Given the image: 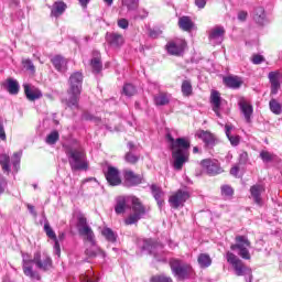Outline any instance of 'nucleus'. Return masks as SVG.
I'll use <instances>...</instances> for the list:
<instances>
[{"mask_svg": "<svg viewBox=\"0 0 282 282\" xmlns=\"http://www.w3.org/2000/svg\"><path fill=\"white\" fill-rule=\"evenodd\" d=\"M22 268L25 276L30 279H35L36 281H41V275L37 271H34L33 265L35 264L37 270H42V272H47V270H52V258L47 253L41 254V252H35L34 257L29 253H22Z\"/></svg>", "mask_w": 282, "mask_h": 282, "instance_id": "f257e3e1", "label": "nucleus"}, {"mask_svg": "<svg viewBox=\"0 0 282 282\" xmlns=\"http://www.w3.org/2000/svg\"><path fill=\"white\" fill-rule=\"evenodd\" d=\"M63 149L68 158V164L72 171H87L89 162L87 161V153L80 145L66 144Z\"/></svg>", "mask_w": 282, "mask_h": 282, "instance_id": "f03ea898", "label": "nucleus"}, {"mask_svg": "<svg viewBox=\"0 0 282 282\" xmlns=\"http://www.w3.org/2000/svg\"><path fill=\"white\" fill-rule=\"evenodd\" d=\"M69 98L67 100V107L70 109H78V100L80 98V93L83 91V73L75 72L69 76Z\"/></svg>", "mask_w": 282, "mask_h": 282, "instance_id": "7ed1b4c3", "label": "nucleus"}, {"mask_svg": "<svg viewBox=\"0 0 282 282\" xmlns=\"http://www.w3.org/2000/svg\"><path fill=\"white\" fill-rule=\"evenodd\" d=\"M226 259L235 269L237 276H246L247 282H252V270L243 265V261H241V259L230 251L227 252Z\"/></svg>", "mask_w": 282, "mask_h": 282, "instance_id": "20e7f679", "label": "nucleus"}, {"mask_svg": "<svg viewBox=\"0 0 282 282\" xmlns=\"http://www.w3.org/2000/svg\"><path fill=\"white\" fill-rule=\"evenodd\" d=\"M130 202L132 204L133 214L124 219L126 226H133V224H138V221L147 215V207L142 205L140 198L131 196Z\"/></svg>", "mask_w": 282, "mask_h": 282, "instance_id": "39448f33", "label": "nucleus"}, {"mask_svg": "<svg viewBox=\"0 0 282 282\" xmlns=\"http://www.w3.org/2000/svg\"><path fill=\"white\" fill-rule=\"evenodd\" d=\"M170 267L174 276H176V279L180 281H184V279H188V276L193 274V267L182 260H170Z\"/></svg>", "mask_w": 282, "mask_h": 282, "instance_id": "423d86ee", "label": "nucleus"}, {"mask_svg": "<svg viewBox=\"0 0 282 282\" xmlns=\"http://www.w3.org/2000/svg\"><path fill=\"white\" fill-rule=\"evenodd\" d=\"M138 246L141 250L149 251V254H153L156 261H163L162 254L164 253V246L162 243L155 242L152 239H140L138 240Z\"/></svg>", "mask_w": 282, "mask_h": 282, "instance_id": "0eeeda50", "label": "nucleus"}, {"mask_svg": "<svg viewBox=\"0 0 282 282\" xmlns=\"http://www.w3.org/2000/svg\"><path fill=\"white\" fill-rule=\"evenodd\" d=\"M77 230L80 237H83L84 241H88L91 246L96 243V235L91 227L87 224V218L85 216L79 215L77 217Z\"/></svg>", "mask_w": 282, "mask_h": 282, "instance_id": "6e6552de", "label": "nucleus"}, {"mask_svg": "<svg viewBox=\"0 0 282 282\" xmlns=\"http://www.w3.org/2000/svg\"><path fill=\"white\" fill-rule=\"evenodd\" d=\"M251 242L248 240V237L246 236H236V243L231 245L230 248L231 250H238L239 257L241 259L250 260V248Z\"/></svg>", "mask_w": 282, "mask_h": 282, "instance_id": "1a4fd4ad", "label": "nucleus"}, {"mask_svg": "<svg viewBox=\"0 0 282 282\" xmlns=\"http://www.w3.org/2000/svg\"><path fill=\"white\" fill-rule=\"evenodd\" d=\"M189 197L191 194L187 191L178 189L170 196L169 204L171 208H182L184 207V204H186V200L189 199Z\"/></svg>", "mask_w": 282, "mask_h": 282, "instance_id": "9d476101", "label": "nucleus"}, {"mask_svg": "<svg viewBox=\"0 0 282 282\" xmlns=\"http://www.w3.org/2000/svg\"><path fill=\"white\" fill-rule=\"evenodd\" d=\"M166 139L169 142H171V150L173 151H185V153H188V149H191V141L186 138H178L173 139L171 134L166 135Z\"/></svg>", "mask_w": 282, "mask_h": 282, "instance_id": "9b49d317", "label": "nucleus"}, {"mask_svg": "<svg viewBox=\"0 0 282 282\" xmlns=\"http://www.w3.org/2000/svg\"><path fill=\"white\" fill-rule=\"evenodd\" d=\"M172 158L174 160L173 167L175 171H182L184 164L188 162V152L182 150L172 151Z\"/></svg>", "mask_w": 282, "mask_h": 282, "instance_id": "f8f14e48", "label": "nucleus"}, {"mask_svg": "<svg viewBox=\"0 0 282 282\" xmlns=\"http://www.w3.org/2000/svg\"><path fill=\"white\" fill-rule=\"evenodd\" d=\"M165 47L171 56H182V54H184V48L186 47V42L184 40L171 41Z\"/></svg>", "mask_w": 282, "mask_h": 282, "instance_id": "ddd939ff", "label": "nucleus"}, {"mask_svg": "<svg viewBox=\"0 0 282 282\" xmlns=\"http://www.w3.org/2000/svg\"><path fill=\"white\" fill-rule=\"evenodd\" d=\"M226 34V29L224 26L216 25L209 31V41L213 45H221L224 42V36Z\"/></svg>", "mask_w": 282, "mask_h": 282, "instance_id": "4468645a", "label": "nucleus"}, {"mask_svg": "<svg viewBox=\"0 0 282 282\" xmlns=\"http://www.w3.org/2000/svg\"><path fill=\"white\" fill-rule=\"evenodd\" d=\"M268 78L271 85V96H276L281 89V72H270Z\"/></svg>", "mask_w": 282, "mask_h": 282, "instance_id": "2eb2a0df", "label": "nucleus"}, {"mask_svg": "<svg viewBox=\"0 0 282 282\" xmlns=\"http://www.w3.org/2000/svg\"><path fill=\"white\" fill-rule=\"evenodd\" d=\"M200 164L204 171H206L207 175H219V173L223 171L219 163L210 159L203 160Z\"/></svg>", "mask_w": 282, "mask_h": 282, "instance_id": "dca6fc26", "label": "nucleus"}, {"mask_svg": "<svg viewBox=\"0 0 282 282\" xmlns=\"http://www.w3.org/2000/svg\"><path fill=\"white\" fill-rule=\"evenodd\" d=\"M106 180L110 186H120L122 180L120 178V172L113 166H109L106 173Z\"/></svg>", "mask_w": 282, "mask_h": 282, "instance_id": "f3484780", "label": "nucleus"}, {"mask_svg": "<svg viewBox=\"0 0 282 282\" xmlns=\"http://www.w3.org/2000/svg\"><path fill=\"white\" fill-rule=\"evenodd\" d=\"M123 177L126 186H138V184H142V177L131 170H124Z\"/></svg>", "mask_w": 282, "mask_h": 282, "instance_id": "a211bd4d", "label": "nucleus"}, {"mask_svg": "<svg viewBox=\"0 0 282 282\" xmlns=\"http://www.w3.org/2000/svg\"><path fill=\"white\" fill-rule=\"evenodd\" d=\"M44 231L46 232V236L48 239H52L54 241V252L57 257H61V243H58V238L56 237V232H54V229L50 226V223L44 224Z\"/></svg>", "mask_w": 282, "mask_h": 282, "instance_id": "6ab92c4d", "label": "nucleus"}, {"mask_svg": "<svg viewBox=\"0 0 282 282\" xmlns=\"http://www.w3.org/2000/svg\"><path fill=\"white\" fill-rule=\"evenodd\" d=\"M263 193H265L263 185L256 184L250 187L251 197L258 206H263V199L261 198V194Z\"/></svg>", "mask_w": 282, "mask_h": 282, "instance_id": "aec40b11", "label": "nucleus"}, {"mask_svg": "<svg viewBox=\"0 0 282 282\" xmlns=\"http://www.w3.org/2000/svg\"><path fill=\"white\" fill-rule=\"evenodd\" d=\"M238 105L240 107L241 113H243V116H245L246 122H248V124H250V122H252V113H253L252 105L247 102L246 99H243V98H241L239 100Z\"/></svg>", "mask_w": 282, "mask_h": 282, "instance_id": "412c9836", "label": "nucleus"}, {"mask_svg": "<svg viewBox=\"0 0 282 282\" xmlns=\"http://www.w3.org/2000/svg\"><path fill=\"white\" fill-rule=\"evenodd\" d=\"M106 41L111 47H120L124 44V36L119 33H106Z\"/></svg>", "mask_w": 282, "mask_h": 282, "instance_id": "4be33fe9", "label": "nucleus"}, {"mask_svg": "<svg viewBox=\"0 0 282 282\" xmlns=\"http://www.w3.org/2000/svg\"><path fill=\"white\" fill-rule=\"evenodd\" d=\"M210 102L213 106V111L216 113L217 118H221V112H219V110L221 109V96L219 95V91H212Z\"/></svg>", "mask_w": 282, "mask_h": 282, "instance_id": "5701e85b", "label": "nucleus"}, {"mask_svg": "<svg viewBox=\"0 0 282 282\" xmlns=\"http://www.w3.org/2000/svg\"><path fill=\"white\" fill-rule=\"evenodd\" d=\"M24 93L28 100L34 101L39 100V98H43V93L39 90L36 87H30V85H24Z\"/></svg>", "mask_w": 282, "mask_h": 282, "instance_id": "b1692460", "label": "nucleus"}, {"mask_svg": "<svg viewBox=\"0 0 282 282\" xmlns=\"http://www.w3.org/2000/svg\"><path fill=\"white\" fill-rule=\"evenodd\" d=\"M51 63L54 65L57 72H61L62 74H64V72H67V61L65 59V57L56 55L51 59Z\"/></svg>", "mask_w": 282, "mask_h": 282, "instance_id": "393cba45", "label": "nucleus"}, {"mask_svg": "<svg viewBox=\"0 0 282 282\" xmlns=\"http://www.w3.org/2000/svg\"><path fill=\"white\" fill-rule=\"evenodd\" d=\"M151 191L155 202L158 203L159 208H162V206H164V192L162 191V187L152 184Z\"/></svg>", "mask_w": 282, "mask_h": 282, "instance_id": "a878e982", "label": "nucleus"}, {"mask_svg": "<svg viewBox=\"0 0 282 282\" xmlns=\"http://www.w3.org/2000/svg\"><path fill=\"white\" fill-rule=\"evenodd\" d=\"M197 137L203 140L206 147L213 148L215 147V135L208 131L200 130L197 132Z\"/></svg>", "mask_w": 282, "mask_h": 282, "instance_id": "bb28decb", "label": "nucleus"}, {"mask_svg": "<svg viewBox=\"0 0 282 282\" xmlns=\"http://www.w3.org/2000/svg\"><path fill=\"white\" fill-rule=\"evenodd\" d=\"M65 10H67V4H65V2L63 1H57L53 4L52 9H51V17H55V19H58V17H61Z\"/></svg>", "mask_w": 282, "mask_h": 282, "instance_id": "cd10ccee", "label": "nucleus"}, {"mask_svg": "<svg viewBox=\"0 0 282 282\" xmlns=\"http://www.w3.org/2000/svg\"><path fill=\"white\" fill-rule=\"evenodd\" d=\"M224 83L227 87H230V89H239V87L243 85V82L238 76L224 77Z\"/></svg>", "mask_w": 282, "mask_h": 282, "instance_id": "c85d7f7f", "label": "nucleus"}, {"mask_svg": "<svg viewBox=\"0 0 282 282\" xmlns=\"http://www.w3.org/2000/svg\"><path fill=\"white\" fill-rule=\"evenodd\" d=\"M171 102V95L167 93H159L154 95V105L156 107H164Z\"/></svg>", "mask_w": 282, "mask_h": 282, "instance_id": "c756f323", "label": "nucleus"}, {"mask_svg": "<svg viewBox=\"0 0 282 282\" xmlns=\"http://www.w3.org/2000/svg\"><path fill=\"white\" fill-rule=\"evenodd\" d=\"M194 25L195 24L193 23V20H191L189 17L184 15L178 20V28H181V30H183L184 32H191Z\"/></svg>", "mask_w": 282, "mask_h": 282, "instance_id": "7c9ffc66", "label": "nucleus"}, {"mask_svg": "<svg viewBox=\"0 0 282 282\" xmlns=\"http://www.w3.org/2000/svg\"><path fill=\"white\" fill-rule=\"evenodd\" d=\"M95 58L90 61L91 69L95 74H100L102 70V62L100 61V53L94 52Z\"/></svg>", "mask_w": 282, "mask_h": 282, "instance_id": "2f4dec72", "label": "nucleus"}, {"mask_svg": "<svg viewBox=\"0 0 282 282\" xmlns=\"http://www.w3.org/2000/svg\"><path fill=\"white\" fill-rule=\"evenodd\" d=\"M253 20L258 25H263L265 23V9L258 7L253 11Z\"/></svg>", "mask_w": 282, "mask_h": 282, "instance_id": "473e14b6", "label": "nucleus"}, {"mask_svg": "<svg viewBox=\"0 0 282 282\" xmlns=\"http://www.w3.org/2000/svg\"><path fill=\"white\" fill-rule=\"evenodd\" d=\"M4 87L7 91H9V94H11L12 96H17V94H19V82H17L15 79H7V84Z\"/></svg>", "mask_w": 282, "mask_h": 282, "instance_id": "72a5a7b5", "label": "nucleus"}, {"mask_svg": "<svg viewBox=\"0 0 282 282\" xmlns=\"http://www.w3.org/2000/svg\"><path fill=\"white\" fill-rule=\"evenodd\" d=\"M127 210V198L124 196L117 197V204L115 206V213L122 215Z\"/></svg>", "mask_w": 282, "mask_h": 282, "instance_id": "f704fd0d", "label": "nucleus"}, {"mask_svg": "<svg viewBox=\"0 0 282 282\" xmlns=\"http://www.w3.org/2000/svg\"><path fill=\"white\" fill-rule=\"evenodd\" d=\"M197 261L200 268H210L213 264V259H210L208 253H200L197 258Z\"/></svg>", "mask_w": 282, "mask_h": 282, "instance_id": "c9c22d12", "label": "nucleus"}, {"mask_svg": "<svg viewBox=\"0 0 282 282\" xmlns=\"http://www.w3.org/2000/svg\"><path fill=\"white\" fill-rule=\"evenodd\" d=\"M230 131H232V127L229 124L225 126V133L232 147H238L239 145V135H231Z\"/></svg>", "mask_w": 282, "mask_h": 282, "instance_id": "e433bc0d", "label": "nucleus"}, {"mask_svg": "<svg viewBox=\"0 0 282 282\" xmlns=\"http://www.w3.org/2000/svg\"><path fill=\"white\" fill-rule=\"evenodd\" d=\"M101 235L110 243H116V241L118 239V236L116 235V232H113V230H111V228H104L101 231Z\"/></svg>", "mask_w": 282, "mask_h": 282, "instance_id": "4c0bfd02", "label": "nucleus"}, {"mask_svg": "<svg viewBox=\"0 0 282 282\" xmlns=\"http://www.w3.org/2000/svg\"><path fill=\"white\" fill-rule=\"evenodd\" d=\"M181 91L186 98L193 96V84H191V80H183Z\"/></svg>", "mask_w": 282, "mask_h": 282, "instance_id": "58836bf2", "label": "nucleus"}, {"mask_svg": "<svg viewBox=\"0 0 282 282\" xmlns=\"http://www.w3.org/2000/svg\"><path fill=\"white\" fill-rule=\"evenodd\" d=\"M102 252L96 242L94 245L90 243V247L85 250V254L89 257V259H94V257H98Z\"/></svg>", "mask_w": 282, "mask_h": 282, "instance_id": "ea45409f", "label": "nucleus"}, {"mask_svg": "<svg viewBox=\"0 0 282 282\" xmlns=\"http://www.w3.org/2000/svg\"><path fill=\"white\" fill-rule=\"evenodd\" d=\"M269 107H270V110L272 111V113H274L275 116H281L282 113V107H281V104L272 98L269 102Z\"/></svg>", "mask_w": 282, "mask_h": 282, "instance_id": "a19ab883", "label": "nucleus"}, {"mask_svg": "<svg viewBox=\"0 0 282 282\" xmlns=\"http://www.w3.org/2000/svg\"><path fill=\"white\" fill-rule=\"evenodd\" d=\"M0 165L4 173H10V156L8 154L0 155Z\"/></svg>", "mask_w": 282, "mask_h": 282, "instance_id": "79ce46f5", "label": "nucleus"}, {"mask_svg": "<svg viewBox=\"0 0 282 282\" xmlns=\"http://www.w3.org/2000/svg\"><path fill=\"white\" fill-rule=\"evenodd\" d=\"M124 160L128 162V164H138L140 161V155L133 153V151H129L126 153Z\"/></svg>", "mask_w": 282, "mask_h": 282, "instance_id": "37998d69", "label": "nucleus"}, {"mask_svg": "<svg viewBox=\"0 0 282 282\" xmlns=\"http://www.w3.org/2000/svg\"><path fill=\"white\" fill-rule=\"evenodd\" d=\"M135 86H133L132 84H126L122 89V94L128 98H131V96H135Z\"/></svg>", "mask_w": 282, "mask_h": 282, "instance_id": "c03bdc74", "label": "nucleus"}, {"mask_svg": "<svg viewBox=\"0 0 282 282\" xmlns=\"http://www.w3.org/2000/svg\"><path fill=\"white\" fill-rule=\"evenodd\" d=\"M122 6H126L128 10H138L140 0H123Z\"/></svg>", "mask_w": 282, "mask_h": 282, "instance_id": "a18cd8bd", "label": "nucleus"}, {"mask_svg": "<svg viewBox=\"0 0 282 282\" xmlns=\"http://www.w3.org/2000/svg\"><path fill=\"white\" fill-rule=\"evenodd\" d=\"M58 138H59V134H58V131L54 130L52 131L47 137H46V144H55L58 142Z\"/></svg>", "mask_w": 282, "mask_h": 282, "instance_id": "49530a36", "label": "nucleus"}, {"mask_svg": "<svg viewBox=\"0 0 282 282\" xmlns=\"http://www.w3.org/2000/svg\"><path fill=\"white\" fill-rule=\"evenodd\" d=\"M221 195L223 197H232V195H235V189H232L230 185H223Z\"/></svg>", "mask_w": 282, "mask_h": 282, "instance_id": "de8ad7c7", "label": "nucleus"}, {"mask_svg": "<svg viewBox=\"0 0 282 282\" xmlns=\"http://www.w3.org/2000/svg\"><path fill=\"white\" fill-rule=\"evenodd\" d=\"M21 155H23V152H15L12 158V165L15 171H19V164L21 162Z\"/></svg>", "mask_w": 282, "mask_h": 282, "instance_id": "09e8293b", "label": "nucleus"}, {"mask_svg": "<svg viewBox=\"0 0 282 282\" xmlns=\"http://www.w3.org/2000/svg\"><path fill=\"white\" fill-rule=\"evenodd\" d=\"M151 282H173V279L166 275H154Z\"/></svg>", "mask_w": 282, "mask_h": 282, "instance_id": "8fccbe9b", "label": "nucleus"}, {"mask_svg": "<svg viewBox=\"0 0 282 282\" xmlns=\"http://www.w3.org/2000/svg\"><path fill=\"white\" fill-rule=\"evenodd\" d=\"M260 158L263 162H272V160H274V154L268 152V151H262L260 153Z\"/></svg>", "mask_w": 282, "mask_h": 282, "instance_id": "3c124183", "label": "nucleus"}, {"mask_svg": "<svg viewBox=\"0 0 282 282\" xmlns=\"http://www.w3.org/2000/svg\"><path fill=\"white\" fill-rule=\"evenodd\" d=\"M8 191V181L0 175V195H3Z\"/></svg>", "mask_w": 282, "mask_h": 282, "instance_id": "603ef678", "label": "nucleus"}, {"mask_svg": "<svg viewBox=\"0 0 282 282\" xmlns=\"http://www.w3.org/2000/svg\"><path fill=\"white\" fill-rule=\"evenodd\" d=\"M118 28H120L121 30H127L129 28V20L122 18L119 19L117 22Z\"/></svg>", "mask_w": 282, "mask_h": 282, "instance_id": "864d4df0", "label": "nucleus"}, {"mask_svg": "<svg viewBox=\"0 0 282 282\" xmlns=\"http://www.w3.org/2000/svg\"><path fill=\"white\" fill-rule=\"evenodd\" d=\"M24 69H29V72H34V64L30 59H24L23 62Z\"/></svg>", "mask_w": 282, "mask_h": 282, "instance_id": "5fc2aeb1", "label": "nucleus"}, {"mask_svg": "<svg viewBox=\"0 0 282 282\" xmlns=\"http://www.w3.org/2000/svg\"><path fill=\"white\" fill-rule=\"evenodd\" d=\"M265 61L262 55H253L252 63L253 65H261Z\"/></svg>", "mask_w": 282, "mask_h": 282, "instance_id": "6e6d98bb", "label": "nucleus"}, {"mask_svg": "<svg viewBox=\"0 0 282 282\" xmlns=\"http://www.w3.org/2000/svg\"><path fill=\"white\" fill-rule=\"evenodd\" d=\"M84 119L85 120H94V122H100V118L94 117V116H91V115H89L87 112L84 115Z\"/></svg>", "mask_w": 282, "mask_h": 282, "instance_id": "4d7b16f0", "label": "nucleus"}, {"mask_svg": "<svg viewBox=\"0 0 282 282\" xmlns=\"http://www.w3.org/2000/svg\"><path fill=\"white\" fill-rule=\"evenodd\" d=\"M195 6L202 10L206 8V0H195Z\"/></svg>", "mask_w": 282, "mask_h": 282, "instance_id": "13d9d810", "label": "nucleus"}, {"mask_svg": "<svg viewBox=\"0 0 282 282\" xmlns=\"http://www.w3.org/2000/svg\"><path fill=\"white\" fill-rule=\"evenodd\" d=\"M238 19H239V21H246V19H248V12H246V11H240V12L238 13Z\"/></svg>", "mask_w": 282, "mask_h": 282, "instance_id": "bf43d9fd", "label": "nucleus"}, {"mask_svg": "<svg viewBox=\"0 0 282 282\" xmlns=\"http://www.w3.org/2000/svg\"><path fill=\"white\" fill-rule=\"evenodd\" d=\"M160 34H162V32L161 31H155V30H152L149 33L151 39H158V36H160Z\"/></svg>", "mask_w": 282, "mask_h": 282, "instance_id": "052dcab7", "label": "nucleus"}, {"mask_svg": "<svg viewBox=\"0 0 282 282\" xmlns=\"http://www.w3.org/2000/svg\"><path fill=\"white\" fill-rule=\"evenodd\" d=\"M0 140H6V129L2 122H0Z\"/></svg>", "mask_w": 282, "mask_h": 282, "instance_id": "680f3d73", "label": "nucleus"}, {"mask_svg": "<svg viewBox=\"0 0 282 282\" xmlns=\"http://www.w3.org/2000/svg\"><path fill=\"white\" fill-rule=\"evenodd\" d=\"M230 175H234V177H237V175H239V166H234L230 170Z\"/></svg>", "mask_w": 282, "mask_h": 282, "instance_id": "e2e57ef3", "label": "nucleus"}, {"mask_svg": "<svg viewBox=\"0 0 282 282\" xmlns=\"http://www.w3.org/2000/svg\"><path fill=\"white\" fill-rule=\"evenodd\" d=\"M78 1L80 3L82 8H87V6H89V1H91V0H78Z\"/></svg>", "mask_w": 282, "mask_h": 282, "instance_id": "0e129e2a", "label": "nucleus"}, {"mask_svg": "<svg viewBox=\"0 0 282 282\" xmlns=\"http://www.w3.org/2000/svg\"><path fill=\"white\" fill-rule=\"evenodd\" d=\"M57 241H65V232H61V234L58 235Z\"/></svg>", "mask_w": 282, "mask_h": 282, "instance_id": "69168bd1", "label": "nucleus"}, {"mask_svg": "<svg viewBox=\"0 0 282 282\" xmlns=\"http://www.w3.org/2000/svg\"><path fill=\"white\" fill-rule=\"evenodd\" d=\"M128 149L130 151H133V149H135V145L133 144V142H128Z\"/></svg>", "mask_w": 282, "mask_h": 282, "instance_id": "338daca9", "label": "nucleus"}, {"mask_svg": "<svg viewBox=\"0 0 282 282\" xmlns=\"http://www.w3.org/2000/svg\"><path fill=\"white\" fill-rule=\"evenodd\" d=\"M98 279L94 280V279H90V278H84V282H97Z\"/></svg>", "mask_w": 282, "mask_h": 282, "instance_id": "774afa93", "label": "nucleus"}]
</instances>
